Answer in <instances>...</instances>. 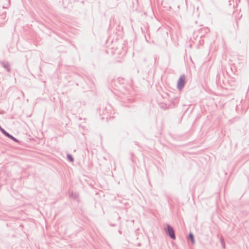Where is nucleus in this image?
I'll list each match as a JSON object with an SVG mask.
<instances>
[{"mask_svg":"<svg viewBox=\"0 0 249 249\" xmlns=\"http://www.w3.org/2000/svg\"><path fill=\"white\" fill-rule=\"evenodd\" d=\"M165 231L167 235H168L171 239L173 240H175L176 239L175 231L171 226L167 225V227L165 230Z\"/></svg>","mask_w":249,"mask_h":249,"instance_id":"f257e3e1","label":"nucleus"},{"mask_svg":"<svg viewBox=\"0 0 249 249\" xmlns=\"http://www.w3.org/2000/svg\"><path fill=\"white\" fill-rule=\"evenodd\" d=\"M185 78L184 76H181L179 78L178 82V88L181 89L184 86L185 84Z\"/></svg>","mask_w":249,"mask_h":249,"instance_id":"f03ea898","label":"nucleus"},{"mask_svg":"<svg viewBox=\"0 0 249 249\" xmlns=\"http://www.w3.org/2000/svg\"><path fill=\"white\" fill-rule=\"evenodd\" d=\"M188 238L190 240L191 243L194 244L195 242V240L193 233L190 232L188 235Z\"/></svg>","mask_w":249,"mask_h":249,"instance_id":"7ed1b4c3","label":"nucleus"},{"mask_svg":"<svg viewBox=\"0 0 249 249\" xmlns=\"http://www.w3.org/2000/svg\"><path fill=\"white\" fill-rule=\"evenodd\" d=\"M0 130L5 135L12 139V140H14V141H16L15 138H14L12 136L10 135L9 133H7L4 129L0 128Z\"/></svg>","mask_w":249,"mask_h":249,"instance_id":"20e7f679","label":"nucleus"},{"mask_svg":"<svg viewBox=\"0 0 249 249\" xmlns=\"http://www.w3.org/2000/svg\"><path fill=\"white\" fill-rule=\"evenodd\" d=\"M220 243H221L222 248L225 249V244L224 239L223 238H221L220 239Z\"/></svg>","mask_w":249,"mask_h":249,"instance_id":"39448f33","label":"nucleus"},{"mask_svg":"<svg viewBox=\"0 0 249 249\" xmlns=\"http://www.w3.org/2000/svg\"><path fill=\"white\" fill-rule=\"evenodd\" d=\"M68 157L69 159L71 161H73V159H72V158L71 157V156H70V155H68Z\"/></svg>","mask_w":249,"mask_h":249,"instance_id":"423d86ee","label":"nucleus"},{"mask_svg":"<svg viewBox=\"0 0 249 249\" xmlns=\"http://www.w3.org/2000/svg\"><path fill=\"white\" fill-rule=\"evenodd\" d=\"M110 225H111V226L114 227V226H116V224H111Z\"/></svg>","mask_w":249,"mask_h":249,"instance_id":"0eeeda50","label":"nucleus"},{"mask_svg":"<svg viewBox=\"0 0 249 249\" xmlns=\"http://www.w3.org/2000/svg\"><path fill=\"white\" fill-rule=\"evenodd\" d=\"M117 218L118 219H120V217L118 216V214H117Z\"/></svg>","mask_w":249,"mask_h":249,"instance_id":"6e6552de","label":"nucleus"}]
</instances>
